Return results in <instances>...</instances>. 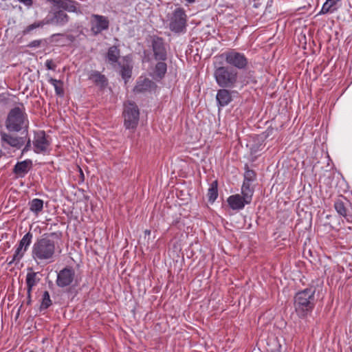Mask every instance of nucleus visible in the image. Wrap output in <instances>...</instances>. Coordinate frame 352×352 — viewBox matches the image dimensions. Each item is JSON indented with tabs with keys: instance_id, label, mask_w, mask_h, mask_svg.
<instances>
[{
	"instance_id": "1",
	"label": "nucleus",
	"mask_w": 352,
	"mask_h": 352,
	"mask_svg": "<svg viewBox=\"0 0 352 352\" xmlns=\"http://www.w3.org/2000/svg\"><path fill=\"white\" fill-rule=\"evenodd\" d=\"M55 235L54 232L44 234L34 243L32 247V258L37 263L53 261L57 249V243L52 239Z\"/></svg>"
},
{
	"instance_id": "2",
	"label": "nucleus",
	"mask_w": 352,
	"mask_h": 352,
	"mask_svg": "<svg viewBox=\"0 0 352 352\" xmlns=\"http://www.w3.org/2000/svg\"><path fill=\"white\" fill-rule=\"evenodd\" d=\"M316 289L310 287L300 291L294 296L295 311L300 318L307 316L315 306Z\"/></svg>"
},
{
	"instance_id": "3",
	"label": "nucleus",
	"mask_w": 352,
	"mask_h": 352,
	"mask_svg": "<svg viewBox=\"0 0 352 352\" xmlns=\"http://www.w3.org/2000/svg\"><path fill=\"white\" fill-rule=\"evenodd\" d=\"M213 75L217 84L222 88H234L238 82L237 71L229 66L215 67Z\"/></svg>"
},
{
	"instance_id": "4",
	"label": "nucleus",
	"mask_w": 352,
	"mask_h": 352,
	"mask_svg": "<svg viewBox=\"0 0 352 352\" xmlns=\"http://www.w3.org/2000/svg\"><path fill=\"white\" fill-rule=\"evenodd\" d=\"M28 120L22 108L14 107L10 110L6 120V127L11 131H19L27 128Z\"/></svg>"
},
{
	"instance_id": "5",
	"label": "nucleus",
	"mask_w": 352,
	"mask_h": 352,
	"mask_svg": "<svg viewBox=\"0 0 352 352\" xmlns=\"http://www.w3.org/2000/svg\"><path fill=\"white\" fill-rule=\"evenodd\" d=\"M124 126L126 129L135 130L140 120V110L137 104L132 101L124 104Z\"/></svg>"
},
{
	"instance_id": "6",
	"label": "nucleus",
	"mask_w": 352,
	"mask_h": 352,
	"mask_svg": "<svg viewBox=\"0 0 352 352\" xmlns=\"http://www.w3.org/2000/svg\"><path fill=\"white\" fill-rule=\"evenodd\" d=\"M223 56L226 62L234 68L240 70L247 69L248 60L243 53L231 50L223 53Z\"/></svg>"
},
{
	"instance_id": "7",
	"label": "nucleus",
	"mask_w": 352,
	"mask_h": 352,
	"mask_svg": "<svg viewBox=\"0 0 352 352\" xmlns=\"http://www.w3.org/2000/svg\"><path fill=\"white\" fill-rule=\"evenodd\" d=\"M32 237L33 234L30 232H28L23 236L14 251L12 259L9 261V264L17 263L21 261L31 244Z\"/></svg>"
},
{
	"instance_id": "8",
	"label": "nucleus",
	"mask_w": 352,
	"mask_h": 352,
	"mask_svg": "<svg viewBox=\"0 0 352 352\" xmlns=\"http://www.w3.org/2000/svg\"><path fill=\"white\" fill-rule=\"evenodd\" d=\"M90 25L91 31L97 35L109 28V21L107 16L94 14L91 16Z\"/></svg>"
},
{
	"instance_id": "9",
	"label": "nucleus",
	"mask_w": 352,
	"mask_h": 352,
	"mask_svg": "<svg viewBox=\"0 0 352 352\" xmlns=\"http://www.w3.org/2000/svg\"><path fill=\"white\" fill-rule=\"evenodd\" d=\"M50 142L43 131L34 133L33 140L34 151L36 153H45L48 150Z\"/></svg>"
},
{
	"instance_id": "10",
	"label": "nucleus",
	"mask_w": 352,
	"mask_h": 352,
	"mask_svg": "<svg viewBox=\"0 0 352 352\" xmlns=\"http://www.w3.org/2000/svg\"><path fill=\"white\" fill-rule=\"evenodd\" d=\"M54 7L77 14H82L80 4L74 0H48Z\"/></svg>"
},
{
	"instance_id": "11",
	"label": "nucleus",
	"mask_w": 352,
	"mask_h": 352,
	"mask_svg": "<svg viewBox=\"0 0 352 352\" xmlns=\"http://www.w3.org/2000/svg\"><path fill=\"white\" fill-rule=\"evenodd\" d=\"M75 278V271L72 267H65L57 275L56 285L59 287L70 285Z\"/></svg>"
},
{
	"instance_id": "12",
	"label": "nucleus",
	"mask_w": 352,
	"mask_h": 352,
	"mask_svg": "<svg viewBox=\"0 0 352 352\" xmlns=\"http://www.w3.org/2000/svg\"><path fill=\"white\" fill-rule=\"evenodd\" d=\"M69 21V16L63 10L54 11L52 15L45 19L46 24H52L56 26H64Z\"/></svg>"
},
{
	"instance_id": "13",
	"label": "nucleus",
	"mask_w": 352,
	"mask_h": 352,
	"mask_svg": "<svg viewBox=\"0 0 352 352\" xmlns=\"http://www.w3.org/2000/svg\"><path fill=\"white\" fill-rule=\"evenodd\" d=\"M1 140L3 145L7 144L16 149H19L25 143V139L10 133L1 132Z\"/></svg>"
},
{
	"instance_id": "14",
	"label": "nucleus",
	"mask_w": 352,
	"mask_h": 352,
	"mask_svg": "<svg viewBox=\"0 0 352 352\" xmlns=\"http://www.w3.org/2000/svg\"><path fill=\"white\" fill-rule=\"evenodd\" d=\"M152 47L156 60H166V50L162 38L159 37H154L152 41Z\"/></svg>"
},
{
	"instance_id": "15",
	"label": "nucleus",
	"mask_w": 352,
	"mask_h": 352,
	"mask_svg": "<svg viewBox=\"0 0 352 352\" xmlns=\"http://www.w3.org/2000/svg\"><path fill=\"white\" fill-rule=\"evenodd\" d=\"M120 69V74L122 78L126 82L127 80L131 78L132 73L133 66L131 63V59L129 56H124L120 60L117 65Z\"/></svg>"
},
{
	"instance_id": "16",
	"label": "nucleus",
	"mask_w": 352,
	"mask_h": 352,
	"mask_svg": "<svg viewBox=\"0 0 352 352\" xmlns=\"http://www.w3.org/2000/svg\"><path fill=\"white\" fill-rule=\"evenodd\" d=\"M219 108L227 106L232 100L231 92L228 88H223L218 90L216 96Z\"/></svg>"
},
{
	"instance_id": "17",
	"label": "nucleus",
	"mask_w": 352,
	"mask_h": 352,
	"mask_svg": "<svg viewBox=\"0 0 352 352\" xmlns=\"http://www.w3.org/2000/svg\"><path fill=\"white\" fill-rule=\"evenodd\" d=\"M32 167V161L26 160L20 162H17L13 169V172L18 177H23Z\"/></svg>"
},
{
	"instance_id": "18",
	"label": "nucleus",
	"mask_w": 352,
	"mask_h": 352,
	"mask_svg": "<svg viewBox=\"0 0 352 352\" xmlns=\"http://www.w3.org/2000/svg\"><path fill=\"white\" fill-rule=\"evenodd\" d=\"M155 83L147 78L141 79L137 82L136 85L135 86L133 91L135 93H142L147 91H151L155 87Z\"/></svg>"
},
{
	"instance_id": "19",
	"label": "nucleus",
	"mask_w": 352,
	"mask_h": 352,
	"mask_svg": "<svg viewBox=\"0 0 352 352\" xmlns=\"http://www.w3.org/2000/svg\"><path fill=\"white\" fill-rule=\"evenodd\" d=\"M120 56V50L117 46L113 45L109 48L106 57L108 63L115 67L118 65Z\"/></svg>"
},
{
	"instance_id": "20",
	"label": "nucleus",
	"mask_w": 352,
	"mask_h": 352,
	"mask_svg": "<svg viewBox=\"0 0 352 352\" xmlns=\"http://www.w3.org/2000/svg\"><path fill=\"white\" fill-rule=\"evenodd\" d=\"M228 203L233 210H241L247 204L244 198L239 194L230 196L228 199Z\"/></svg>"
},
{
	"instance_id": "21",
	"label": "nucleus",
	"mask_w": 352,
	"mask_h": 352,
	"mask_svg": "<svg viewBox=\"0 0 352 352\" xmlns=\"http://www.w3.org/2000/svg\"><path fill=\"white\" fill-rule=\"evenodd\" d=\"M40 279L37 278V273L34 272H28L26 275L27 293L29 300H30L32 288L35 286Z\"/></svg>"
},
{
	"instance_id": "22",
	"label": "nucleus",
	"mask_w": 352,
	"mask_h": 352,
	"mask_svg": "<svg viewBox=\"0 0 352 352\" xmlns=\"http://www.w3.org/2000/svg\"><path fill=\"white\" fill-rule=\"evenodd\" d=\"M253 193L254 189L251 186V184L248 183V182H243L241 187V194L246 204H250Z\"/></svg>"
},
{
	"instance_id": "23",
	"label": "nucleus",
	"mask_w": 352,
	"mask_h": 352,
	"mask_svg": "<svg viewBox=\"0 0 352 352\" xmlns=\"http://www.w3.org/2000/svg\"><path fill=\"white\" fill-rule=\"evenodd\" d=\"M177 33L186 30L187 16L182 8H177Z\"/></svg>"
},
{
	"instance_id": "24",
	"label": "nucleus",
	"mask_w": 352,
	"mask_h": 352,
	"mask_svg": "<svg viewBox=\"0 0 352 352\" xmlns=\"http://www.w3.org/2000/svg\"><path fill=\"white\" fill-rule=\"evenodd\" d=\"M334 208L336 212L340 215L344 217L348 222H352V220H351V216L347 214V209L344 203L342 200L339 199L335 201Z\"/></svg>"
},
{
	"instance_id": "25",
	"label": "nucleus",
	"mask_w": 352,
	"mask_h": 352,
	"mask_svg": "<svg viewBox=\"0 0 352 352\" xmlns=\"http://www.w3.org/2000/svg\"><path fill=\"white\" fill-rule=\"evenodd\" d=\"M341 0H327L323 4L320 14L332 13L337 10L336 4Z\"/></svg>"
},
{
	"instance_id": "26",
	"label": "nucleus",
	"mask_w": 352,
	"mask_h": 352,
	"mask_svg": "<svg viewBox=\"0 0 352 352\" xmlns=\"http://www.w3.org/2000/svg\"><path fill=\"white\" fill-rule=\"evenodd\" d=\"M29 206L30 211L38 214L43 210V201L42 199L35 198L29 202Z\"/></svg>"
},
{
	"instance_id": "27",
	"label": "nucleus",
	"mask_w": 352,
	"mask_h": 352,
	"mask_svg": "<svg viewBox=\"0 0 352 352\" xmlns=\"http://www.w3.org/2000/svg\"><path fill=\"white\" fill-rule=\"evenodd\" d=\"M164 24L168 27L170 30L176 31V10L168 13L166 19L164 20Z\"/></svg>"
},
{
	"instance_id": "28",
	"label": "nucleus",
	"mask_w": 352,
	"mask_h": 352,
	"mask_svg": "<svg viewBox=\"0 0 352 352\" xmlns=\"http://www.w3.org/2000/svg\"><path fill=\"white\" fill-rule=\"evenodd\" d=\"M48 82L53 85L56 95L63 96L64 94L63 82L61 80L54 79L52 77L48 78Z\"/></svg>"
},
{
	"instance_id": "29",
	"label": "nucleus",
	"mask_w": 352,
	"mask_h": 352,
	"mask_svg": "<svg viewBox=\"0 0 352 352\" xmlns=\"http://www.w3.org/2000/svg\"><path fill=\"white\" fill-rule=\"evenodd\" d=\"M218 183L217 181L215 180L212 182L210 186L208 191V201L210 202H214L218 196V190H217Z\"/></svg>"
},
{
	"instance_id": "30",
	"label": "nucleus",
	"mask_w": 352,
	"mask_h": 352,
	"mask_svg": "<svg viewBox=\"0 0 352 352\" xmlns=\"http://www.w3.org/2000/svg\"><path fill=\"white\" fill-rule=\"evenodd\" d=\"M90 79L94 82L103 85L106 82V78L98 72H94L90 75Z\"/></svg>"
},
{
	"instance_id": "31",
	"label": "nucleus",
	"mask_w": 352,
	"mask_h": 352,
	"mask_svg": "<svg viewBox=\"0 0 352 352\" xmlns=\"http://www.w3.org/2000/svg\"><path fill=\"white\" fill-rule=\"evenodd\" d=\"M45 24L46 23H45V20L41 21L35 22V23L27 26L23 30V35L28 34L36 28H43Z\"/></svg>"
},
{
	"instance_id": "32",
	"label": "nucleus",
	"mask_w": 352,
	"mask_h": 352,
	"mask_svg": "<svg viewBox=\"0 0 352 352\" xmlns=\"http://www.w3.org/2000/svg\"><path fill=\"white\" fill-rule=\"evenodd\" d=\"M166 72V65L164 62L157 63L155 69V75L162 78Z\"/></svg>"
},
{
	"instance_id": "33",
	"label": "nucleus",
	"mask_w": 352,
	"mask_h": 352,
	"mask_svg": "<svg viewBox=\"0 0 352 352\" xmlns=\"http://www.w3.org/2000/svg\"><path fill=\"white\" fill-rule=\"evenodd\" d=\"M52 305L50 294L47 291L44 292L41 305V309H46Z\"/></svg>"
},
{
	"instance_id": "34",
	"label": "nucleus",
	"mask_w": 352,
	"mask_h": 352,
	"mask_svg": "<svg viewBox=\"0 0 352 352\" xmlns=\"http://www.w3.org/2000/svg\"><path fill=\"white\" fill-rule=\"evenodd\" d=\"M256 178V173L254 170H246L244 174V181L248 182V183H250L253 182Z\"/></svg>"
},
{
	"instance_id": "35",
	"label": "nucleus",
	"mask_w": 352,
	"mask_h": 352,
	"mask_svg": "<svg viewBox=\"0 0 352 352\" xmlns=\"http://www.w3.org/2000/svg\"><path fill=\"white\" fill-rule=\"evenodd\" d=\"M45 67L47 69L54 71L56 68V65L54 63L52 60H47L45 61Z\"/></svg>"
},
{
	"instance_id": "36",
	"label": "nucleus",
	"mask_w": 352,
	"mask_h": 352,
	"mask_svg": "<svg viewBox=\"0 0 352 352\" xmlns=\"http://www.w3.org/2000/svg\"><path fill=\"white\" fill-rule=\"evenodd\" d=\"M41 43L40 40H34L30 43L29 46L31 47H38L41 45Z\"/></svg>"
},
{
	"instance_id": "37",
	"label": "nucleus",
	"mask_w": 352,
	"mask_h": 352,
	"mask_svg": "<svg viewBox=\"0 0 352 352\" xmlns=\"http://www.w3.org/2000/svg\"><path fill=\"white\" fill-rule=\"evenodd\" d=\"M30 147H31V141L29 139L27 142L26 145L25 146L24 148L23 149L22 153H23L25 152H27L28 151H29L30 149Z\"/></svg>"
},
{
	"instance_id": "38",
	"label": "nucleus",
	"mask_w": 352,
	"mask_h": 352,
	"mask_svg": "<svg viewBox=\"0 0 352 352\" xmlns=\"http://www.w3.org/2000/svg\"><path fill=\"white\" fill-rule=\"evenodd\" d=\"M18 1L27 6H31L32 4V0H18Z\"/></svg>"
},
{
	"instance_id": "39",
	"label": "nucleus",
	"mask_w": 352,
	"mask_h": 352,
	"mask_svg": "<svg viewBox=\"0 0 352 352\" xmlns=\"http://www.w3.org/2000/svg\"><path fill=\"white\" fill-rule=\"evenodd\" d=\"M180 192H181L180 195L184 197L183 198H182V199H184V200L189 199L190 195L188 192L184 193V191L182 190H180Z\"/></svg>"
},
{
	"instance_id": "40",
	"label": "nucleus",
	"mask_w": 352,
	"mask_h": 352,
	"mask_svg": "<svg viewBox=\"0 0 352 352\" xmlns=\"http://www.w3.org/2000/svg\"><path fill=\"white\" fill-rule=\"evenodd\" d=\"M63 36V34H53V35H52V38H56V37H58V36Z\"/></svg>"
},
{
	"instance_id": "41",
	"label": "nucleus",
	"mask_w": 352,
	"mask_h": 352,
	"mask_svg": "<svg viewBox=\"0 0 352 352\" xmlns=\"http://www.w3.org/2000/svg\"><path fill=\"white\" fill-rule=\"evenodd\" d=\"M188 3H193L195 2V0H186Z\"/></svg>"
}]
</instances>
